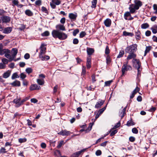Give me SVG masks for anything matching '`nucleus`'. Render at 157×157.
Segmentation results:
<instances>
[{
	"label": "nucleus",
	"mask_w": 157,
	"mask_h": 157,
	"mask_svg": "<svg viewBox=\"0 0 157 157\" xmlns=\"http://www.w3.org/2000/svg\"><path fill=\"white\" fill-rule=\"evenodd\" d=\"M11 55H10V50L6 48H3L2 44H0V55H5V56L9 59V61H11L13 60L16 61V59L14 60L18 52V50L16 48H13L12 50Z\"/></svg>",
	"instance_id": "f257e3e1"
},
{
	"label": "nucleus",
	"mask_w": 157,
	"mask_h": 157,
	"mask_svg": "<svg viewBox=\"0 0 157 157\" xmlns=\"http://www.w3.org/2000/svg\"><path fill=\"white\" fill-rule=\"evenodd\" d=\"M52 34L54 38H58L61 40H65L67 37V36L65 33L62 32L59 30H53Z\"/></svg>",
	"instance_id": "f03ea898"
},
{
	"label": "nucleus",
	"mask_w": 157,
	"mask_h": 157,
	"mask_svg": "<svg viewBox=\"0 0 157 157\" xmlns=\"http://www.w3.org/2000/svg\"><path fill=\"white\" fill-rule=\"evenodd\" d=\"M134 2L135 4L130 5L129 7V12L131 13H135L136 10L139 9L142 5V2L140 1L135 0Z\"/></svg>",
	"instance_id": "7ed1b4c3"
},
{
	"label": "nucleus",
	"mask_w": 157,
	"mask_h": 157,
	"mask_svg": "<svg viewBox=\"0 0 157 157\" xmlns=\"http://www.w3.org/2000/svg\"><path fill=\"white\" fill-rule=\"evenodd\" d=\"M137 45L136 44L128 46L125 50V52L128 53H134L137 49Z\"/></svg>",
	"instance_id": "20e7f679"
},
{
	"label": "nucleus",
	"mask_w": 157,
	"mask_h": 157,
	"mask_svg": "<svg viewBox=\"0 0 157 157\" xmlns=\"http://www.w3.org/2000/svg\"><path fill=\"white\" fill-rule=\"evenodd\" d=\"M128 62L127 61L126 63H124L122 67V75H124L125 72L131 70L132 69V67L130 65H127Z\"/></svg>",
	"instance_id": "39448f33"
},
{
	"label": "nucleus",
	"mask_w": 157,
	"mask_h": 157,
	"mask_svg": "<svg viewBox=\"0 0 157 157\" xmlns=\"http://www.w3.org/2000/svg\"><path fill=\"white\" fill-rule=\"evenodd\" d=\"M132 62L134 67L137 69L140 68L141 64L139 60L136 59H133Z\"/></svg>",
	"instance_id": "423d86ee"
},
{
	"label": "nucleus",
	"mask_w": 157,
	"mask_h": 157,
	"mask_svg": "<svg viewBox=\"0 0 157 157\" xmlns=\"http://www.w3.org/2000/svg\"><path fill=\"white\" fill-rule=\"evenodd\" d=\"M13 102L15 104V107H18L22 105L21 98L14 99L13 100Z\"/></svg>",
	"instance_id": "0eeeda50"
},
{
	"label": "nucleus",
	"mask_w": 157,
	"mask_h": 157,
	"mask_svg": "<svg viewBox=\"0 0 157 157\" xmlns=\"http://www.w3.org/2000/svg\"><path fill=\"white\" fill-rule=\"evenodd\" d=\"M71 133V132H70V131H67L66 129H65L64 130H62L58 133L59 135H61L63 136H67L70 135Z\"/></svg>",
	"instance_id": "6e6552de"
},
{
	"label": "nucleus",
	"mask_w": 157,
	"mask_h": 157,
	"mask_svg": "<svg viewBox=\"0 0 157 157\" xmlns=\"http://www.w3.org/2000/svg\"><path fill=\"white\" fill-rule=\"evenodd\" d=\"M40 50L39 55H44L46 52V48L44 47V44H42L40 47Z\"/></svg>",
	"instance_id": "1a4fd4ad"
},
{
	"label": "nucleus",
	"mask_w": 157,
	"mask_h": 157,
	"mask_svg": "<svg viewBox=\"0 0 157 157\" xmlns=\"http://www.w3.org/2000/svg\"><path fill=\"white\" fill-rule=\"evenodd\" d=\"M2 19L3 23H8L10 21L11 18L9 16H4L2 17Z\"/></svg>",
	"instance_id": "9d476101"
},
{
	"label": "nucleus",
	"mask_w": 157,
	"mask_h": 157,
	"mask_svg": "<svg viewBox=\"0 0 157 157\" xmlns=\"http://www.w3.org/2000/svg\"><path fill=\"white\" fill-rule=\"evenodd\" d=\"M111 21L109 18L106 19L104 22L105 26L107 27H110L111 26Z\"/></svg>",
	"instance_id": "9b49d317"
},
{
	"label": "nucleus",
	"mask_w": 157,
	"mask_h": 157,
	"mask_svg": "<svg viewBox=\"0 0 157 157\" xmlns=\"http://www.w3.org/2000/svg\"><path fill=\"white\" fill-rule=\"evenodd\" d=\"M40 89V86H38V85L36 84L32 85L30 87V90H39Z\"/></svg>",
	"instance_id": "f8f14e48"
},
{
	"label": "nucleus",
	"mask_w": 157,
	"mask_h": 157,
	"mask_svg": "<svg viewBox=\"0 0 157 157\" xmlns=\"http://www.w3.org/2000/svg\"><path fill=\"white\" fill-rule=\"evenodd\" d=\"M104 101L100 100V101L97 102L95 105V108L97 109L100 108L103 104L104 103Z\"/></svg>",
	"instance_id": "ddd939ff"
},
{
	"label": "nucleus",
	"mask_w": 157,
	"mask_h": 157,
	"mask_svg": "<svg viewBox=\"0 0 157 157\" xmlns=\"http://www.w3.org/2000/svg\"><path fill=\"white\" fill-rule=\"evenodd\" d=\"M91 57L89 56L87 58L86 67L87 69L90 68L91 67Z\"/></svg>",
	"instance_id": "4468645a"
},
{
	"label": "nucleus",
	"mask_w": 157,
	"mask_h": 157,
	"mask_svg": "<svg viewBox=\"0 0 157 157\" xmlns=\"http://www.w3.org/2000/svg\"><path fill=\"white\" fill-rule=\"evenodd\" d=\"M86 51L88 55H91L94 52V49L92 48L87 47L86 49Z\"/></svg>",
	"instance_id": "2eb2a0df"
},
{
	"label": "nucleus",
	"mask_w": 157,
	"mask_h": 157,
	"mask_svg": "<svg viewBox=\"0 0 157 157\" xmlns=\"http://www.w3.org/2000/svg\"><path fill=\"white\" fill-rule=\"evenodd\" d=\"M10 85L13 86H19L21 85V83L19 81L16 80L11 83Z\"/></svg>",
	"instance_id": "dca6fc26"
},
{
	"label": "nucleus",
	"mask_w": 157,
	"mask_h": 157,
	"mask_svg": "<svg viewBox=\"0 0 157 157\" xmlns=\"http://www.w3.org/2000/svg\"><path fill=\"white\" fill-rule=\"evenodd\" d=\"M127 58V60L128 61L129 59H134L136 57V55L134 53H130Z\"/></svg>",
	"instance_id": "f3484780"
},
{
	"label": "nucleus",
	"mask_w": 157,
	"mask_h": 157,
	"mask_svg": "<svg viewBox=\"0 0 157 157\" xmlns=\"http://www.w3.org/2000/svg\"><path fill=\"white\" fill-rule=\"evenodd\" d=\"M76 14H74L73 13H71L69 14V17L71 20H75L76 19L77 17Z\"/></svg>",
	"instance_id": "a211bd4d"
},
{
	"label": "nucleus",
	"mask_w": 157,
	"mask_h": 157,
	"mask_svg": "<svg viewBox=\"0 0 157 157\" xmlns=\"http://www.w3.org/2000/svg\"><path fill=\"white\" fill-rule=\"evenodd\" d=\"M12 30V28L11 27H8L5 28L3 31V33L5 34H8L10 33Z\"/></svg>",
	"instance_id": "6ab92c4d"
},
{
	"label": "nucleus",
	"mask_w": 157,
	"mask_h": 157,
	"mask_svg": "<svg viewBox=\"0 0 157 157\" xmlns=\"http://www.w3.org/2000/svg\"><path fill=\"white\" fill-rule=\"evenodd\" d=\"M25 13L26 15L29 17L32 16L33 15V12L31 10L29 9L26 10Z\"/></svg>",
	"instance_id": "aec40b11"
},
{
	"label": "nucleus",
	"mask_w": 157,
	"mask_h": 157,
	"mask_svg": "<svg viewBox=\"0 0 157 157\" xmlns=\"http://www.w3.org/2000/svg\"><path fill=\"white\" fill-rule=\"evenodd\" d=\"M56 28L61 30L65 31V28L63 25L61 24L57 25L56 26Z\"/></svg>",
	"instance_id": "412c9836"
},
{
	"label": "nucleus",
	"mask_w": 157,
	"mask_h": 157,
	"mask_svg": "<svg viewBox=\"0 0 157 157\" xmlns=\"http://www.w3.org/2000/svg\"><path fill=\"white\" fill-rule=\"evenodd\" d=\"M10 73L11 71L8 70L3 74V77L5 78H7L10 76Z\"/></svg>",
	"instance_id": "4be33fe9"
},
{
	"label": "nucleus",
	"mask_w": 157,
	"mask_h": 157,
	"mask_svg": "<svg viewBox=\"0 0 157 157\" xmlns=\"http://www.w3.org/2000/svg\"><path fill=\"white\" fill-rule=\"evenodd\" d=\"M84 151V150H82L78 151H77L74 153L72 155V157H78L80 154L83 151Z\"/></svg>",
	"instance_id": "5701e85b"
},
{
	"label": "nucleus",
	"mask_w": 157,
	"mask_h": 157,
	"mask_svg": "<svg viewBox=\"0 0 157 157\" xmlns=\"http://www.w3.org/2000/svg\"><path fill=\"white\" fill-rule=\"evenodd\" d=\"M39 57L40 58H41L42 60H47L50 58L49 56H48L39 55Z\"/></svg>",
	"instance_id": "b1692460"
},
{
	"label": "nucleus",
	"mask_w": 157,
	"mask_h": 157,
	"mask_svg": "<svg viewBox=\"0 0 157 157\" xmlns=\"http://www.w3.org/2000/svg\"><path fill=\"white\" fill-rule=\"evenodd\" d=\"M131 13L130 12H126L124 15V19L126 20H128V17H131Z\"/></svg>",
	"instance_id": "393cba45"
},
{
	"label": "nucleus",
	"mask_w": 157,
	"mask_h": 157,
	"mask_svg": "<svg viewBox=\"0 0 157 157\" xmlns=\"http://www.w3.org/2000/svg\"><path fill=\"white\" fill-rule=\"evenodd\" d=\"M123 35L125 36H132L134 35L132 33L127 32L125 31L123 32Z\"/></svg>",
	"instance_id": "a878e982"
},
{
	"label": "nucleus",
	"mask_w": 157,
	"mask_h": 157,
	"mask_svg": "<svg viewBox=\"0 0 157 157\" xmlns=\"http://www.w3.org/2000/svg\"><path fill=\"white\" fill-rule=\"evenodd\" d=\"M37 82L40 85H42L44 84V81L43 79H38L37 80Z\"/></svg>",
	"instance_id": "bb28decb"
},
{
	"label": "nucleus",
	"mask_w": 157,
	"mask_h": 157,
	"mask_svg": "<svg viewBox=\"0 0 157 157\" xmlns=\"http://www.w3.org/2000/svg\"><path fill=\"white\" fill-rule=\"evenodd\" d=\"M93 124V123H90L89 124V127L88 128L85 130V132H88L91 130Z\"/></svg>",
	"instance_id": "cd10ccee"
},
{
	"label": "nucleus",
	"mask_w": 157,
	"mask_h": 157,
	"mask_svg": "<svg viewBox=\"0 0 157 157\" xmlns=\"http://www.w3.org/2000/svg\"><path fill=\"white\" fill-rule=\"evenodd\" d=\"M97 0H93L92 2V5L91 7L92 8H95L96 6Z\"/></svg>",
	"instance_id": "c85d7f7f"
},
{
	"label": "nucleus",
	"mask_w": 157,
	"mask_h": 157,
	"mask_svg": "<svg viewBox=\"0 0 157 157\" xmlns=\"http://www.w3.org/2000/svg\"><path fill=\"white\" fill-rule=\"evenodd\" d=\"M135 124V123H134L132 120L128 121L127 124L126 125L128 126H130L133 125Z\"/></svg>",
	"instance_id": "c756f323"
},
{
	"label": "nucleus",
	"mask_w": 157,
	"mask_h": 157,
	"mask_svg": "<svg viewBox=\"0 0 157 157\" xmlns=\"http://www.w3.org/2000/svg\"><path fill=\"white\" fill-rule=\"evenodd\" d=\"M19 76L18 75L17 73H14L12 75L11 78L12 79H14L16 78H19Z\"/></svg>",
	"instance_id": "7c9ffc66"
},
{
	"label": "nucleus",
	"mask_w": 157,
	"mask_h": 157,
	"mask_svg": "<svg viewBox=\"0 0 157 157\" xmlns=\"http://www.w3.org/2000/svg\"><path fill=\"white\" fill-rule=\"evenodd\" d=\"M136 36V39H139L140 37V31L139 30H137V31H135Z\"/></svg>",
	"instance_id": "2f4dec72"
},
{
	"label": "nucleus",
	"mask_w": 157,
	"mask_h": 157,
	"mask_svg": "<svg viewBox=\"0 0 157 157\" xmlns=\"http://www.w3.org/2000/svg\"><path fill=\"white\" fill-rule=\"evenodd\" d=\"M125 111L126 108H125L122 110L121 113L120 114V116L121 118H122L124 117Z\"/></svg>",
	"instance_id": "473e14b6"
},
{
	"label": "nucleus",
	"mask_w": 157,
	"mask_h": 157,
	"mask_svg": "<svg viewBox=\"0 0 157 157\" xmlns=\"http://www.w3.org/2000/svg\"><path fill=\"white\" fill-rule=\"evenodd\" d=\"M112 82V80H109L105 82V86H109Z\"/></svg>",
	"instance_id": "72a5a7b5"
},
{
	"label": "nucleus",
	"mask_w": 157,
	"mask_h": 157,
	"mask_svg": "<svg viewBox=\"0 0 157 157\" xmlns=\"http://www.w3.org/2000/svg\"><path fill=\"white\" fill-rule=\"evenodd\" d=\"M124 53V52L123 50L120 51L119 54L117 56V58H120L123 56Z\"/></svg>",
	"instance_id": "f704fd0d"
},
{
	"label": "nucleus",
	"mask_w": 157,
	"mask_h": 157,
	"mask_svg": "<svg viewBox=\"0 0 157 157\" xmlns=\"http://www.w3.org/2000/svg\"><path fill=\"white\" fill-rule=\"evenodd\" d=\"M49 33L48 31H46L44 32L41 35L43 36H49Z\"/></svg>",
	"instance_id": "c9c22d12"
},
{
	"label": "nucleus",
	"mask_w": 157,
	"mask_h": 157,
	"mask_svg": "<svg viewBox=\"0 0 157 157\" xmlns=\"http://www.w3.org/2000/svg\"><path fill=\"white\" fill-rule=\"evenodd\" d=\"M25 71L27 73L29 74L33 72V69L31 68L28 67L26 69Z\"/></svg>",
	"instance_id": "e433bc0d"
},
{
	"label": "nucleus",
	"mask_w": 157,
	"mask_h": 157,
	"mask_svg": "<svg viewBox=\"0 0 157 157\" xmlns=\"http://www.w3.org/2000/svg\"><path fill=\"white\" fill-rule=\"evenodd\" d=\"M41 3L42 1L41 0H37L35 2L36 5L38 6L41 5Z\"/></svg>",
	"instance_id": "4c0bfd02"
},
{
	"label": "nucleus",
	"mask_w": 157,
	"mask_h": 157,
	"mask_svg": "<svg viewBox=\"0 0 157 157\" xmlns=\"http://www.w3.org/2000/svg\"><path fill=\"white\" fill-rule=\"evenodd\" d=\"M52 2L57 5H59L61 3V2L58 0H52Z\"/></svg>",
	"instance_id": "58836bf2"
},
{
	"label": "nucleus",
	"mask_w": 157,
	"mask_h": 157,
	"mask_svg": "<svg viewBox=\"0 0 157 157\" xmlns=\"http://www.w3.org/2000/svg\"><path fill=\"white\" fill-rule=\"evenodd\" d=\"M26 140V139L25 138H20L18 139L19 142L21 143L25 142Z\"/></svg>",
	"instance_id": "ea45409f"
},
{
	"label": "nucleus",
	"mask_w": 157,
	"mask_h": 157,
	"mask_svg": "<svg viewBox=\"0 0 157 157\" xmlns=\"http://www.w3.org/2000/svg\"><path fill=\"white\" fill-rule=\"evenodd\" d=\"M7 152L6 151V149L3 147H2L0 149V153H5Z\"/></svg>",
	"instance_id": "a19ab883"
},
{
	"label": "nucleus",
	"mask_w": 157,
	"mask_h": 157,
	"mask_svg": "<svg viewBox=\"0 0 157 157\" xmlns=\"http://www.w3.org/2000/svg\"><path fill=\"white\" fill-rule=\"evenodd\" d=\"M2 61L3 63L5 65L6 64H7L9 61V60L6 58L2 59Z\"/></svg>",
	"instance_id": "79ce46f5"
},
{
	"label": "nucleus",
	"mask_w": 157,
	"mask_h": 157,
	"mask_svg": "<svg viewBox=\"0 0 157 157\" xmlns=\"http://www.w3.org/2000/svg\"><path fill=\"white\" fill-rule=\"evenodd\" d=\"M79 32V30L78 29H76L73 32V35L75 36L76 34Z\"/></svg>",
	"instance_id": "37998d69"
},
{
	"label": "nucleus",
	"mask_w": 157,
	"mask_h": 157,
	"mask_svg": "<svg viewBox=\"0 0 157 157\" xmlns=\"http://www.w3.org/2000/svg\"><path fill=\"white\" fill-rule=\"evenodd\" d=\"M121 125V123L119 121L113 127V129H116L119 127Z\"/></svg>",
	"instance_id": "c03bdc74"
},
{
	"label": "nucleus",
	"mask_w": 157,
	"mask_h": 157,
	"mask_svg": "<svg viewBox=\"0 0 157 157\" xmlns=\"http://www.w3.org/2000/svg\"><path fill=\"white\" fill-rule=\"evenodd\" d=\"M110 52V51L108 46H106L105 49V53L106 54H108Z\"/></svg>",
	"instance_id": "a18cd8bd"
},
{
	"label": "nucleus",
	"mask_w": 157,
	"mask_h": 157,
	"mask_svg": "<svg viewBox=\"0 0 157 157\" xmlns=\"http://www.w3.org/2000/svg\"><path fill=\"white\" fill-rule=\"evenodd\" d=\"M86 35V33L85 32H82L79 34V37L80 38H82Z\"/></svg>",
	"instance_id": "49530a36"
},
{
	"label": "nucleus",
	"mask_w": 157,
	"mask_h": 157,
	"mask_svg": "<svg viewBox=\"0 0 157 157\" xmlns=\"http://www.w3.org/2000/svg\"><path fill=\"white\" fill-rule=\"evenodd\" d=\"M41 10L43 12H44L45 13H48V11L47 10L46 8V7L44 6H42V7Z\"/></svg>",
	"instance_id": "de8ad7c7"
},
{
	"label": "nucleus",
	"mask_w": 157,
	"mask_h": 157,
	"mask_svg": "<svg viewBox=\"0 0 157 157\" xmlns=\"http://www.w3.org/2000/svg\"><path fill=\"white\" fill-rule=\"evenodd\" d=\"M141 28L142 29H146L147 28V23H144L141 25Z\"/></svg>",
	"instance_id": "09e8293b"
},
{
	"label": "nucleus",
	"mask_w": 157,
	"mask_h": 157,
	"mask_svg": "<svg viewBox=\"0 0 157 157\" xmlns=\"http://www.w3.org/2000/svg\"><path fill=\"white\" fill-rule=\"evenodd\" d=\"M106 109V106L100 109L99 110V114L101 115Z\"/></svg>",
	"instance_id": "8fccbe9b"
},
{
	"label": "nucleus",
	"mask_w": 157,
	"mask_h": 157,
	"mask_svg": "<svg viewBox=\"0 0 157 157\" xmlns=\"http://www.w3.org/2000/svg\"><path fill=\"white\" fill-rule=\"evenodd\" d=\"M101 151L99 150H97L95 152V154L97 156L100 155L101 154Z\"/></svg>",
	"instance_id": "3c124183"
},
{
	"label": "nucleus",
	"mask_w": 157,
	"mask_h": 157,
	"mask_svg": "<svg viewBox=\"0 0 157 157\" xmlns=\"http://www.w3.org/2000/svg\"><path fill=\"white\" fill-rule=\"evenodd\" d=\"M132 132L133 133L136 134H137L138 132V130L136 128H133L132 129Z\"/></svg>",
	"instance_id": "603ef678"
},
{
	"label": "nucleus",
	"mask_w": 157,
	"mask_h": 157,
	"mask_svg": "<svg viewBox=\"0 0 157 157\" xmlns=\"http://www.w3.org/2000/svg\"><path fill=\"white\" fill-rule=\"evenodd\" d=\"M86 73V67H85L83 66L82 68V75H85Z\"/></svg>",
	"instance_id": "864d4df0"
},
{
	"label": "nucleus",
	"mask_w": 157,
	"mask_h": 157,
	"mask_svg": "<svg viewBox=\"0 0 157 157\" xmlns=\"http://www.w3.org/2000/svg\"><path fill=\"white\" fill-rule=\"evenodd\" d=\"M12 3L13 4V6L16 5L17 6L18 5V2L17 0H13L12 1Z\"/></svg>",
	"instance_id": "5fc2aeb1"
},
{
	"label": "nucleus",
	"mask_w": 157,
	"mask_h": 157,
	"mask_svg": "<svg viewBox=\"0 0 157 157\" xmlns=\"http://www.w3.org/2000/svg\"><path fill=\"white\" fill-rule=\"evenodd\" d=\"M63 143H64L63 141L62 140L59 143V144L57 146V147L58 148H60L62 146V144H63Z\"/></svg>",
	"instance_id": "6e6d98bb"
},
{
	"label": "nucleus",
	"mask_w": 157,
	"mask_h": 157,
	"mask_svg": "<svg viewBox=\"0 0 157 157\" xmlns=\"http://www.w3.org/2000/svg\"><path fill=\"white\" fill-rule=\"evenodd\" d=\"M140 90V88L137 86L136 89H134V90L133 91L134 93H135V94H136L137 93L139 92Z\"/></svg>",
	"instance_id": "4d7b16f0"
},
{
	"label": "nucleus",
	"mask_w": 157,
	"mask_h": 157,
	"mask_svg": "<svg viewBox=\"0 0 157 157\" xmlns=\"http://www.w3.org/2000/svg\"><path fill=\"white\" fill-rule=\"evenodd\" d=\"M117 132V130H113L111 132L110 135L111 136H113L114 134H115Z\"/></svg>",
	"instance_id": "13d9d810"
},
{
	"label": "nucleus",
	"mask_w": 157,
	"mask_h": 157,
	"mask_svg": "<svg viewBox=\"0 0 157 157\" xmlns=\"http://www.w3.org/2000/svg\"><path fill=\"white\" fill-rule=\"evenodd\" d=\"M73 43L74 44H77L78 43V40L77 38H75L73 39Z\"/></svg>",
	"instance_id": "bf43d9fd"
},
{
	"label": "nucleus",
	"mask_w": 157,
	"mask_h": 157,
	"mask_svg": "<svg viewBox=\"0 0 157 157\" xmlns=\"http://www.w3.org/2000/svg\"><path fill=\"white\" fill-rule=\"evenodd\" d=\"M24 57L25 59H28L30 58V55L29 53H27L25 55Z\"/></svg>",
	"instance_id": "052dcab7"
},
{
	"label": "nucleus",
	"mask_w": 157,
	"mask_h": 157,
	"mask_svg": "<svg viewBox=\"0 0 157 157\" xmlns=\"http://www.w3.org/2000/svg\"><path fill=\"white\" fill-rule=\"evenodd\" d=\"M20 77L22 79H23L26 77V75L23 73H21L20 75Z\"/></svg>",
	"instance_id": "680f3d73"
},
{
	"label": "nucleus",
	"mask_w": 157,
	"mask_h": 157,
	"mask_svg": "<svg viewBox=\"0 0 157 157\" xmlns=\"http://www.w3.org/2000/svg\"><path fill=\"white\" fill-rule=\"evenodd\" d=\"M28 99V98H27L26 97V98H24L22 99V100H21V105H23L24 103L25 102V101H27Z\"/></svg>",
	"instance_id": "e2e57ef3"
},
{
	"label": "nucleus",
	"mask_w": 157,
	"mask_h": 157,
	"mask_svg": "<svg viewBox=\"0 0 157 157\" xmlns=\"http://www.w3.org/2000/svg\"><path fill=\"white\" fill-rule=\"evenodd\" d=\"M66 19L65 17L62 18L60 20V22L62 24H64L65 22Z\"/></svg>",
	"instance_id": "0e129e2a"
},
{
	"label": "nucleus",
	"mask_w": 157,
	"mask_h": 157,
	"mask_svg": "<svg viewBox=\"0 0 157 157\" xmlns=\"http://www.w3.org/2000/svg\"><path fill=\"white\" fill-rule=\"evenodd\" d=\"M50 4L51 7L52 9H55L56 8V5L54 2H52L50 3Z\"/></svg>",
	"instance_id": "69168bd1"
},
{
	"label": "nucleus",
	"mask_w": 157,
	"mask_h": 157,
	"mask_svg": "<svg viewBox=\"0 0 157 157\" xmlns=\"http://www.w3.org/2000/svg\"><path fill=\"white\" fill-rule=\"evenodd\" d=\"M6 65L3 63H0V69H2L5 68Z\"/></svg>",
	"instance_id": "338daca9"
},
{
	"label": "nucleus",
	"mask_w": 157,
	"mask_h": 157,
	"mask_svg": "<svg viewBox=\"0 0 157 157\" xmlns=\"http://www.w3.org/2000/svg\"><path fill=\"white\" fill-rule=\"evenodd\" d=\"M135 140V138L133 136H130L129 138V140L130 141L132 142H134Z\"/></svg>",
	"instance_id": "774afa93"
}]
</instances>
